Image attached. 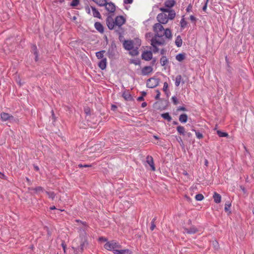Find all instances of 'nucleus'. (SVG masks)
Returning a JSON list of instances; mask_svg holds the SVG:
<instances>
[{
  "instance_id": "obj_60",
  "label": "nucleus",
  "mask_w": 254,
  "mask_h": 254,
  "mask_svg": "<svg viewBox=\"0 0 254 254\" xmlns=\"http://www.w3.org/2000/svg\"><path fill=\"white\" fill-rule=\"evenodd\" d=\"M207 2H205V4L202 7V10L204 11H205L207 9Z\"/></svg>"
},
{
  "instance_id": "obj_22",
  "label": "nucleus",
  "mask_w": 254,
  "mask_h": 254,
  "mask_svg": "<svg viewBox=\"0 0 254 254\" xmlns=\"http://www.w3.org/2000/svg\"><path fill=\"white\" fill-rule=\"evenodd\" d=\"M214 201L216 203H219L221 202V196L216 192H215L213 194Z\"/></svg>"
},
{
  "instance_id": "obj_45",
  "label": "nucleus",
  "mask_w": 254,
  "mask_h": 254,
  "mask_svg": "<svg viewBox=\"0 0 254 254\" xmlns=\"http://www.w3.org/2000/svg\"><path fill=\"white\" fill-rule=\"evenodd\" d=\"M46 193L49 196L50 198L54 199L55 197V194L54 192L52 191H46Z\"/></svg>"
},
{
  "instance_id": "obj_50",
  "label": "nucleus",
  "mask_w": 254,
  "mask_h": 254,
  "mask_svg": "<svg viewBox=\"0 0 254 254\" xmlns=\"http://www.w3.org/2000/svg\"><path fill=\"white\" fill-rule=\"evenodd\" d=\"M170 10V9H169L168 7H167V8H164V7L160 8V10L162 12H163L162 13L168 12Z\"/></svg>"
},
{
  "instance_id": "obj_4",
  "label": "nucleus",
  "mask_w": 254,
  "mask_h": 254,
  "mask_svg": "<svg viewBox=\"0 0 254 254\" xmlns=\"http://www.w3.org/2000/svg\"><path fill=\"white\" fill-rule=\"evenodd\" d=\"M118 54L116 43L113 41L107 51V54L110 59H115Z\"/></svg>"
},
{
  "instance_id": "obj_5",
  "label": "nucleus",
  "mask_w": 254,
  "mask_h": 254,
  "mask_svg": "<svg viewBox=\"0 0 254 254\" xmlns=\"http://www.w3.org/2000/svg\"><path fill=\"white\" fill-rule=\"evenodd\" d=\"M151 44L153 47V51L154 53H156L158 52L159 49L156 46V45H163L165 43V40L164 38H161L160 39H156V38H152L151 40Z\"/></svg>"
},
{
  "instance_id": "obj_64",
  "label": "nucleus",
  "mask_w": 254,
  "mask_h": 254,
  "mask_svg": "<svg viewBox=\"0 0 254 254\" xmlns=\"http://www.w3.org/2000/svg\"><path fill=\"white\" fill-rule=\"evenodd\" d=\"M144 100V98L143 97V96H139L137 98V100L138 101H143Z\"/></svg>"
},
{
  "instance_id": "obj_41",
  "label": "nucleus",
  "mask_w": 254,
  "mask_h": 254,
  "mask_svg": "<svg viewBox=\"0 0 254 254\" xmlns=\"http://www.w3.org/2000/svg\"><path fill=\"white\" fill-rule=\"evenodd\" d=\"M115 32L119 35L123 34L124 31L121 27L118 26L117 29H115Z\"/></svg>"
},
{
  "instance_id": "obj_40",
  "label": "nucleus",
  "mask_w": 254,
  "mask_h": 254,
  "mask_svg": "<svg viewBox=\"0 0 254 254\" xmlns=\"http://www.w3.org/2000/svg\"><path fill=\"white\" fill-rule=\"evenodd\" d=\"M231 206V204L230 202V201H226L225 204V208H224L225 211L226 212H228V211H229Z\"/></svg>"
},
{
  "instance_id": "obj_8",
  "label": "nucleus",
  "mask_w": 254,
  "mask_h": 254,
  "mask_svg": "<svg viewBox=\"0 0 254 254\" xmlns=\"http://www.w3.org/2000/svg\"><path fill=\"white\" fill-rule=\"evenodd\" d=\"M141 58L146 61H149L152 59V53L150 51H143L141 55Z\"/></svg>"
},
{
  "instance_id": "obj_16",
  "label": "nucleus",
  "mask_w": 254,
  "mask_h": 254,
  "mask_svg": "<svg viewBox=\"0 0 254 254\" xmlns=\"http://www.w3.org/2000/svg\"><path fill=\"white\" fill-rule=\"evenodd\" d=\"M146 162L150 166L151 170L154 171L155 170V167L154 166L153 159L152 157L147 156L146 157Z\"/></svg>"
},
{
  "instance_id": "obj_11",
  "label": "nucleus",
  "mask_w": 254,
  "mask_h": 254,
  "mask_svg": "<svg viewBox=\"0 0 254 254\" xmlns=\"http://www.w3.org/2000/svg\"><path fill=\"white\" fill-rule=\"evenodd\" d=\"M106 24L109 29L113 30L115 27V21H114L112 16H108L106 19Z\"/></svg>"
},
{
  "instance_id": "obj_14",
  "label": "nucleus",
  "mask_w": 254,
  "mask_h": 254,
  "mask_svg": "<svg viewBox=\"0 0 254 254\" xmlns=\"http://www.w3.org/2000/svg\"><path fill=\"white\" fill-rule=\"evenodd\" d=\"M1 119L2 121H13L14 120V118L13 116L9 115L8 113H6L4 112H2L0 114Z\"/></svg>"
},
{
  "instance_id": "obj_21",
  "label": "nucleus",
  "mask_w": 254,
  "mask_h": 254,
  "mask_svg": "<svg viewBox=\"0 0 254 254\" xmlns=\"http://www.w3.org/2000/svg\"><path fill=\"white\" fill-rule=\"evenodd\" d=\"M93 11V15L94 17H97L99 19L101 18V16L98 10L94 6H91Z\"/></svg>"
},
{
  "instance_id": "obj_26",
  "label": "nucleus",
  "mask_w": 254,
  "mask_h": 254,
  "mask_svg": "<svg viewBox=\"0 0 254 254\" xmlns=\"http://www.w3.org/2000/svg\"><path fill=\"white\" fill-rule=\"evenodd\" d=\"M179 121L182 123H185L187 122L188 120V116L186 114H181L179 116Z\"/></svg>"
},
{
  "instance_id": "obj_19",
  "label": "nucleus",
  "mask_w": 254,
  "mask_h": 254,
  "mask_svg": "<svg viewBox=\"0 0 254 254\" xmlns=\"http://www.w3.org/2000/svg\"><path fill=\"white\" fill-rule=\"evenodd\" d=\"M98 66L102 70L106 69L107 66V59L104 58L102 59L98 63Z\"/></svg>"
},
{
  "instance_id": "obj_29",
  "label": "nucleus",
  "mask_w": 254,
  "mask_h": 254,
  "mask_svg": "<svg viewBox=\"0 0 254 254\" xmlns=\"http://www.w3.org/2000/svg\"><path fill=\"white\" fill-rule=\"evenodd\" d=\"M97 4L100 6H103L107 4L106 0H92Z\"/></svg>"
},
{
  "instance_id": "obj_30",
  "label": "nucleus",
  "mask_w": 254,
  "mask_h": 254,
  "mask_svg": "<svg viewBox=\"0 0 254 254\" xmlns=\"http://www.w3.org/2000/svg\"><path fill=\"white\" fill-rule=\"evenodd\" d=\"M160 62L162 66H165L169 61L166 56H162L160 59Z\"/></svg>"
},
{
  "instance_id": "obj_57",
  "label": "nucleus",
  "mask_w": 254,
  "mask_h": 254,
  "mask_svg": "<svg viewBox=\"0 0 254 254\" xmlns=\"http://www.w3.org/2000/svg\"><path fill=\"white\" fill-rule=\"evenodd\" d=\"M185 135L188 137L189 138H190L192 137V134L190 132H186Z\"/></svg>"
},
{
  "instance_id": "obj_18",
  "label": "nucleus",
  "mask_w": 254,
  "mask_h": 254,
  "mask_svg": "<svg viewBox=\"0 0 254 254\" xmlns=\"http://www.w3.org/2000/svg\"><path fill=\"white\" fill-rule=\"evenodd\" d=\"M28 190L29 191H34L36 193L43 192L44 191V188L41 186L37 187L36 188H28Z\"/></svg>"
},
{
  "instance_id": "obj_32",
  "label": "nucleus",
  "mask_w": 254,
  "mask_h": 254,
  "mask_svg": "<svg viewBox=\"0 0 254 254\" xmlns=\"http://www.w3.org/2000/svg\"><path fill=\"white\" fill-rule=\"evenodd\" d=\"M182 79V78L181 75L179 74L176 76L175 82V84L176 87H178L180 85Z\"/></svg>"
},
{
  "instance_id": "obj_23",
  "label": "nucleus",
  "mask_w": 254,
  "mask_h": 254,
  "mask_svg": "<svg viewBox=\"0 0 254 254\" xmlns=\"http://www.w3.org/2000/svg\"><path fill=\"white\" fill-rule=\"evenodd\" d=\"M165 36V37L167 38H168L169 39H171L172 37V35L171 30L169 28H167V29L164 30V31L163 33V36Z\"/></svg>"
},
{
  "instance_id": "obj_1",
  "label": "nucleus",
  "mask_w": 254,
  "mask_h": 254,
  "mask_svg": "<svg viewBox=\"0 0 254 254\" xmlns=\"http://www.w3.org/2000/svg\"><path fill=\"white\" fill-rule=\"evenodd\" d=\"M104 247L108 251H112L114 254H126L130 252L128 249L116 250V248H121L122 246L119 243L114 240L107 242L104 245Z\"/></svg>"
},
{
  "instance_id": "obj_51",
  "label": "nucleus",
  "mask_w": 254,
  "mask_h": 254,
  "mask_svg": "<svg viewBox=\"0 0 254 254\" xmlns=\"http://www.w3.org/2000/svg\"><path fill=\"white\" fill-rule=\"evenodd\" d=\"M192 8V6L190 3L186 8L187 12H190L191 11Z\"/></svg>"
},
{
  "instance_id": "obj_52",
  "label": "nucleus",
  "mask_w": 254,
  "mask_h": 254,
  "mask_svg": "<svg viewBox=\"0 0 254 254\" xmlns=\"http://www.w3.org/2000/svg\"><path fill=\"white\" fill-rule=\"evenodd\" d=\"M168 87V84L167 82H164V85H163V91L166 92L167 91V89Z\"/></svg>"
},
{
  "instance_id": "obj_47",
  "label": "nucleus",
  "mask_w": 254,
  "mask_h": 254,
  "mask_svg": "<svg viewBox=\"0 0 254 254\" xmlns=\"http://www.w3.org/2000/svg\"><path fill=\"white\" fill-rule=\"evenodd\" d=\"M172 100L175 105H177L179 103L178 100L176 96H173L172 97Z\"/></svg>"
},
{
  "instance_id": "obj_53",
  "label": "nucleus",
  "mask_w": 254,
  "mask_h": 254,
  "mask_svg": "<svg viewBox=\"0 0 254 254\" xmlns=\"http://www.w3.org/2000/svg\"><path fill=\"white\" fill-rule=\"evenodd\" d=\"M188 111V109L185 107H179L178 109H177V111Z\"/></svg>"
},
{
  "instance_id": "obj_24",
  "label": "nucleus",
  "mask_w": 254,
  "mask_h": 254,
  "mask_svg": "<svg viewBox=\"0 0 254 254\" xmlns=\"http://www.w3.org/2000/svg\"><path fill=\"white\" fill-rule=\"evenodd\" d=\"M186 232L190 234H194L197 232V229L194 226L191 227L190 228H185Z\"/></svg>"
},
{
  "instance_id": "obj_55",
  "label": "nucleus",
  "mask_w": 254,
  "mask_h": 254,
  "mask_svg": "<svg viewBox=\"0 0 254 254\" xmlns=\"http://www.w3.org/2000/svg\"><path fill=\"white\" fill-rule=\"evenodd\" d=\"M190 19L192 22H194V23L196 22V20H197L195 16H194L193 15H190Z\"/></svg>"
},
{
  "instance_id": "obj_31",
  "label": "nucleus",
  "mask_w": 254,
  "mask_h": 254,
  "mask_svg": "<svg viewBox=\"0 0 254 254\" xmlns=\"http://www.w3.org/2000/svg\"><path fill=\"white\" fill-rule=\"evenodd\" d=\"M105 53V50H102L99 52H97L96 53V56L99 59H104V54Z\"/></svg>"
},
{
  "instance_id": "obj_6",
  "label": "nucleus",
  "mask_w": 254,
  "mask_h": 254,
  "mask_svg": "<svg viewBox=\"0 0 254 254\" xmlns=\"http://www.w3.org/2000/svg\"><path fill=\"white\" fill-rule=\"evenodd\" d=\"M159 82L160 79L158 78H150L146 81V86L149 88H155L159 85Z\"/></svg>"
},
{
  "instance_id": "obj_63",
  "label": "nucleus",
  "mask_w": 254,
  "mask_h": 254,
  "mask_svg": "<svg viewBox=\"0 0 254 254\" xmlns=\"http://www.w3.org/2000/svg\"><path fill=\"white\" fill-rule=\"evenodd\" d=\"M117 108V106H116L115 105H112L111 106V110L112 111H116V109Z\"/></svg>"
},
{
  "instance_id": "obj_38",
  "label": "nucleus",
  "mask_w": 254,
  "mask_h": 254,
  "mask_svg": "<svg viewBox=\"0 0 254 254\" xmlns=\"http://www.w3.org/2000/svg\"><path fill=\"white\" fill-rule=\"evenodd\" d=\"M217 134L219 137H227L228 134L227 132H223L220 130L217 131Z\"/></svg>"
},
{
  "instance_id": "obj_12",
  "label": "nucleus",
  "mask_w": 254,
  "mask_h": 254,
  "mask_svg": "<svg viewBox=\"0 0 254 254\" xmlns=\"http://www.w3.org/2000/svg\"><path fill=\"white\" fill-rule=\"evenodd\" d=\"M124 48L127 50L130 51L133 48V43L132 40H124L123 42Z\"/></svg>"
},
{
  "instance_id": "obj_2",
  "label": "nucleus",
  "mask_w": 254,
  "mask_h": 254,
  "mask_svg": "<svg viewBox=\"0 0 254 254\" xmlns=\"http://www.w3.org/2000/svg\"><path fill=\"white\" fill-rule=\"evenodd\" d=\"M80 245L77 247H72L74 250V253L78 254L80 253L81 254L86 250L88 247L89 243L87 240V237L86 235L80 236Z\"/></svg>"
},
{
  "instance_id": "obj_20",
  "label": "nucleus",
  "mask_w": 254,
  "mask_h": 254,
  "mask_svg": "<svg viewBox=\"0 0 254 254\" xmlns=\"http://www.w3.org/2000/svg\"><path fill=\"white\" fill-rule=\"evenodd\" d=\"M94 27L99 32L101 33L104 32V27L100 22H96L94 24Z\"/></svg>"
},
{
  "instance_id": "obj_35",
  "label": "nucleus",
  "mask_w": 254,
  "mask_h": 254,
  "mask_svg": "<svg viewBox=\"0 0 254 254\" xmlns=\"http://www.w3.org/2000/svg\"><path fill=\"white\" fill-rule=\"evenodd\" d=\"M184 16V15L182 16V19L180 21V26L182 29H184L188 24V22L185 20Z\"/></svg>"
},
{
  "instance_id": "obj_62",
  "label": "nucleus",
  "mask_w": 254,
  "mask_h": 254,
  "mask_svg": "<svg viewBox=\"0 0 254 254\" xmlns=\"http://www.w3.org/2000/svg\"><path fill=\"white\" fill-rule=\"evenodd\" d=\"M85 10L88 14L90 13V7L88 5L85 6Z\"/></svg>"
},
{
  "instance_id": "obj_3",
  "label": "nucleus",
  "mask_w": 254,
  "mask_h": 254,
  "mask_svg": "<svg viewBox=\"0 0 254 254\" xmlns=\"http://www.w3.org/2000/svg\"><path fill=\"white\" fill-rule=\"evenodd\" d=\"M153 29L155 34L152 38H156V39L157 38H163V33L165 30L163 26L160 23H158L154 24Z\"/></svg>"
},
{
  "instance_id": "obj_33",
  "label": "nucleus",
  "mask_w": 254,
  "mask_h": 254,
  "mask_svg": "<svg viewBox=\"0 0 254 254\" xmlns=\"http://www.w3.org/2000/svg\"><path fill=\"white\" fill-rule=\"evenodd\" d=\"M185 59V54L184 53H180L176 56V59L179 62H182Z\"/></svg>"
},
{
  "instance_id": "obj_43",
  "label": "nucleus",
  "mask_w": 254,
  "mask_h": 254,
  "mask_svg": "<svg viewBox=\"0 0 254 254\" xmlns=\"http://www.w3.org/2000/svg\"><path fill=\"white\" fill-rule=\"evenodd\" d=\"M156 220V218H154L152 221H151V226H150V230L151 231H153L154 230V229H155V227H156V225L155 224V221Z\"/></svg>"
},
{
  "instance_id": "obj_48",
  "label": "nucleus",
  "mask_w": 254,
  "mask_h": 254,
  "mask_svg": "<svg viewBox=\"0 0 254 254\" xmlns=\"http://www.w3.org/2000/svg\"><path fill=\"white\" fill-rule=\"evenodd\" d=\"M92 166V165H88V164H78V167L79 168H88V167H91Z\"/></svg>"
},
{
  "instance_id": "obj_59",
  "label": "nucleus",
  "mask_w": 254,
  "mask_h": 254,
  "mask_svg": "<svg viewBox=\"0 0 254 254\" xmlns=\"http://www.w3.org/2000/svg\"><path fill=\"white\" fill-rule=\"evenodd\" d=\"M52 118L53 119V122H55V121H56V117H55V115L54 114L53 110L52 111Z\"/></svg>"
},
{
  "instance_id": "obj_37",
  "label": "nucleus",
  "mask_w": 254,
  "mask_h": 254,
  "mask_svg": "<svg viewBox=\"0 0 254 254\" xmlns=\"http://www.w3.org/2000/svg\"><path fill=\"white\" fill-rule=\"evenodd\" d=\"M139 54L138 51V48H132L131 50H130L129 54L132 56H135L138 55Z\"/></svg>"
},
{
  "instance_id": "obj_9",
  "label": "nucleus",
  "mask_w": 254,
  "mask_h": 254,
  "mask_svg": "<svg viewBox=\"0 0 254 254\" xmlns=\"http://www.w3.org/2000/svg\"><path fill=\"white\" fill-rule=\"evenodd\" d=\"M126 19L123 16L120 15L117 16L115 18V25L121 27L125 22Z\"/></svg>"
},
{
  "instance_id": "obj_34",
  "label": "nucleus",
  "mask_w": 254,
  "mask_h": 254,
  "mask_svg": "<svg viewBox=\"0 0 254 254\" xmlns=\"http://www.w3.org/2000/svg\"><path fill=\"white\" fill-rule=\"evenodd\" d=\"M161 116L164 119L167 120L168 122H170L172 120V117L169 113L162 114Z\"/></svg>"
},
{
  "instance_id": "obj_56",
  "label": "nucleus",
  "mask_w": 254,
  "mask_h": 254,
  "mask_svg": "<svg viewBox=\"0 0 254 254\" xmlns=\"http://www.w3.org/2000/svg\"><path fill=\"white\" fill-rule=\"evenodd\" d=\"M99 241H100V242H108V240L107 238L104 237H100L99 238Z\"/></svg>"
},
{
  "instance_id": "obj_58",
  "label": "nucleus",
  "mask_w": 254,
  "mask_h": 254,
  "mask_svg": "<svg viewBox=\"0 0 254 254\" xmlns=\"http://www.w3.org/2000/svg\"><path fill=\"white\" fill-rule=\"evenodd\" d=\"M177 139L178 141L180 143L181 145H184L183 140L180 137H179V138H177Z\"/></svg>"
},
{
  "instance_id": "obj_39",
  "label": "nucleus",
  "mask_w": 254,
  "mask_h": 254,
  "mask_svg": "<svg viewBox=\"0 0 254 254\" xmlns=\"http://www.w3.org/2000/svg\"><path fill=\"white\" fill-rule=\"evenodd\" d=\"M32 52L34 55H37L38 54V51L36 45H32L31 46Z\"/></svg>"
},
{
  "instance_id": "obj_10",
  "label": "nucleus",
  "mask_w": 254,
  "mask_h": 254,
  "mask_svg": "<svg viewBox=\"0 0 254 254\" xmlns=\"http://www.w3.org/2000/svg\"><path fill=\"white\" fill-rule=\"evenodd\" d=\"M122 97L124 98L126 101H133V98L130 94L129 90H125L122 94Z\"/></svg>"
},
{
  "instance_id": "obj_49",
  "label": "nucleus",
  "mask_w": 254,
  "mask_h": 254,
  "mask_svg": "<svg viewBox=\"0 0 254 254\" xmlns=\"http://www.w3.org/2000/svg\"><path fill=\"white\" fill-rule=\"evenodd\" d=\"M84 111L86 115H90V109L89 107H86L84 109Z\"/></svg>"
},
{
  "instance_id": "obj_44",
  "label": "nucleus",
  "mask_w": 254,
  "mask_h": 254,
  "mask_svg": "<svg viewBox=\"0 0 254 254\" xmlns=\"http://www.w3.org/2000/svg\"><path fill=\"white\" fill-rule=\"evenodd\" d=\"M79 3V0H72L70 3V5L72 7L78 5Z\"/></svg>"
},
{
  "instance_id": "obj_27",
  "label": "nucleus",
  "mask_w": 254,
  "mask_h": 254,
  "mask_svg": "<svg viewBox=\"0 0 254 254\" xmlns=\"http://www.w3.org/2000/svg\"><path fill=\"white\" fill-rule=\"evenodd\" d=\"M182 42H183V41H182L181 36L178 35L176 39L175 40L176 45L177 46V47H181V46L182 45Z\"/></svg>"
},
{
  "instance_id": "obj_42",
  "label": "nucleus",
  "mask_w": 254,
  "mask_h": 254,
  "mask_svg": "<svg viewBox=\"0 0 254 254\" xmlns=\"http://www.w3.org/2000/svg\"><path fill=\"white\" fill-rule=\"evenodd\" d=\"M195 199L198 201H201L203 199L204 196L201 193L197 194L195 196Z\"/></svg>"
},
{
  "instance_id": "obj_28",
  "label": "nucleus",
  "mask_w": 254,
  "mask_h": 254,
  "mask_svg": "<svg viewBox=\"0 0 254 254\" xmlns=\"http://www.w3.org/2000/svg\"><path fill=\"white\" fill-rule=\"evenodd\" d=\"M177 130L180 134L185 135L186 131L185 127H184L179 126L177 127Z\"/></svg>"
},
{
  "instance_id": "obj_61",
  "label": "nucleus",
  "mask_w": 254,
  "mask_h": 254,
  "mask_svg": "<svg viewBox=\"0 0 254 254\" xmlns=\"http://www.w3.org/2000/svg\"><path fill=\"white\" fill-rule=\"evenodd\" d=\"M133 1V0H124V3L126 4H130Z\"/></svg>"
},
{
  "instance_id": "obj_54",
  "label": "nucleus",
  "mask_w": 254,
  "mask_h": 254,
  "mask_svg": "<svg viewBox=\"0 0 254 254\" xmlns=\"http://www.w3.org/2000/svg\"><path fill=\"white\" fill-rule=\"evenodd\" d=\"M156 92H157V94L155 97V99L156 100H158L160 99V92L158 90H156Z\"/></svg>"
},
{
  "instance_id": "obj_13",
  "label": "nucleus",
  "mask_w": 254,
  "mask_h": 254,
  "mask_svg": "<svg viewBox=\"0 0 254 254\" xmlns=\"http://www.w3.org/2000/svg\"><path fill=\"white\" fill-rule=\"evenodd\" d=\"M104 6L105 7V9L111 13H114L116 10V6L115 4L112 2H108Z\"/></svg>"
},
{
  "instance_id": "obj_15",
  "label": "nucleus",
  "mask_w": 254,
  "mask_h": 254,
  "mask_svg": "<svg viewBox=\"0 0 254 254\" xmlns=\"http://www.w3.org/2000/svg\"><path fill=\"white\" fill-rule=\"evenodd\" d=\"M153 70V68L151 66H145L142 68L141 74L143 75H146L150 73Z\"/></svg>"
},
{
  "instance_id": "obj_46",
  "label": "nucleus",
  "mask_w": 254,
  "mask_h": 254,
  "mask_svg": "<svg viewBox=\"0 0 254 254\" xmlns=\"http://www.w3.org/2000/svg\"><path fill=\"white\" fill-rule=\"evenodd\" d=\"M130 63L133 64L135 65H140L141 64V62L139 59H136V60H132Z\"/></svg>"
},
{
  "instance_id": "obj_7",
  "label": "nucleus",
  "mask_w": 254,
  "mask_h": 254,
  "mask_svg": "<svg viewBox=\"0 0 254 254\" xmlns=\"http://www.w3.org/2000/svg\"><path fill=\"white\" fill-rule=\"evenodd\" d=\"M157 19L159 23L166 24L168 21V18L167 15L165 13H160L158 14Z\"/></svg>"
},
{
  "instance_id": "obj_25",
  "label": "nucleus",
  "mask_w": 254,
  "mask_h": 254,
  "mask_svg": "<svg viewBox=\"0 0 254 254\" xmlns=\"http://www.w3.org/2000/svg\"><path fill=\"white\" fill-rule=\"evenodd\" d=\"M168 15H167V17L168 18V20H173L174 19L176 16V12L174 10L171 9L168 12Z\"/></svg>"
},
{
  "instance_id": "obj_36",
  "label": "nucleus",
  "mask_w": 254,
  "mask_h": 254,
  "mask_svg": "<svg viewBox=\"0 0 254 254\" xmlns=\"http://www.w3.org/2000/svg\"><path fill=\"white\" fill-rule=\"evenodd\" d=\"M191 130L195 131V135H196V136L197 138L201 139V138H203V136L201 132H200L199 131L196 130L193 127H192Z\"/></svg>"
},
{
  "instance_id": "obj_17",
  "label": "nucleus",
  "mask_w": 254,
  "mask_h": 254,
  "mask_svg": "<svg viewBox=\"0 0 254 254\" xmlns=\"http://www.w3.org/2000/svg\"><path fill=\"white\" fill-rule=\"evenodd\" d=\"M176 3L175 0H167L165 1L164 5L166 7L170 9L173 7Z\"/></svg>"
}]
</instances>
